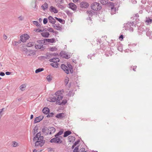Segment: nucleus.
<instances>
[{"label":"nucleus","instance_id":"55","mask_svg":"<svg viewBox=\"0 0 152 152\" xmlns=\"http://www.w3.org/2000/svg\"><path fill=\"white\" fill-rule=\"evenodd\" d=\"M80 142V140H78L77 141H76L75 142L74 144V145H77V144H78L79 143V142Z\"/></svg>","mask_w":152,"mask_h":152},{"label":"nucleus","instance_id":"63","mask_svg":"<svg viewBox=\"0 0 152 152\" xmlns=\"http://www.w3.org/2000/svg\"><path fill=\"white\" fill-rule=\"evenodd\" d=\"M21 40H19V41H18V42H15V45H16L17 44H19V43H21Z\"/></svg>","mask_w":152,"mask_h":152},{"label":"nucleus","instance_id":"44","mask_svg":"<svg viewBox=\"0 0 152 152\" xmlns=\"http://www.w3.org/2000/svg\"><path fill=\"white\" fill-rule=\"evenodd\" d=\"M74 94L73 91H70L68 94V96L69 97L73 96L74 95Z\"/></svg>","mask_w":152,"mask_h":152},{"label":"nucleus","instance_id":"3","mask_svg":"<svg viewBox=\"0 0 152 152\" xmlns=\"http://www.w3.org/2000/svg\"><path fill=\"white\" fill-rule=\"evenodd\" d=\"M68 67L64 64H62L61 65V68L63 69L64 72L67 74H69V70L71 74L73 72V67L71 64H68L67 65Z\"/></svg>","mask_w":152,"mask_h":152},{"label":"nucleus","instance_id":"12","mask_svg":"<svg viewBox=\"0 0 152 152\" xmlns=\"http://www.w3.org/2000/svg\"><path fill=\"white\" fill-rule=\"evenodd\" d=\"M49 11L52 13H57L58 11L57 9L53 6H51L49 8Z\"/></svg>","mask_w":152,"mask_h":152},{"label":"nucleus","instance_id":"43","mask_svg":"<svg viewBox=\"0 0 152 152\" xmlns=\"http://www.w3.org/2000/svg\"><path fill=\"white\" fill-rule=\"evenodd\" d=\"M47 79L48 82H50L52 80V77L50 75H48L47 77Z\"/></svg>","mask_w":152,"mask_h":152},{"label":"nucleus","instance_id":"25","mask_svg":"<svg viewBox=\"0 0 152 152\" xmlns=\"http://www.w3.org/2000/svg\"><path fill=\"white\" fill-rule=\"evenodd\" d=\"M71 132L69 130L65 131L64 133V137H66L71 134Z\"/></svg>","mask_w":152,"mask_h":152},{"label":"nucleus","instance_id":"47","mask_svg":"<svg viewBox=\"0 0 152 152\" xmlns=\"http://www.w3.org/2000/svg\"><path fill=\"white\" fill-rule=\"evenodd\" d=\"M136 45V44L134 43L129 44V48L130 49H131L132 47L135 46Z\"/></svg>","mask_w":152,"mask_h":152},{"label":"nucleus","instance_id":"23","mask_svg":"<svg viewBox=\"0 0 152 152\" xmlns=\"http://www.w3.org/2000/svg\"><path fill=\"white\" fill-rule=\"evenodd\" d=\"M48 7V4L46 3L45 2V3L41 6V7L42 9L44 10H47Z\"/></svg>","mask_w":152,"mask_h":152},{"label":"nucleus","instance_id":"49","mask_svg":"<svg viewBox=\"0 0 152 152\" xmlns=\"http://www.w3.org/2000/svg\"><path fill=\"white\" fill-rule=\"evenodd\" d=\"M48 115H47V117L48 118H49L50 117H53L54 115V113H48Z\"/></svg>","mask_w":152,"mask_h":152},{"label":"nucleus","instance_id":"2","mask_svg":"<svg viewBox=\"0 0 152 152\" xmlns=\"http://www.w3.org/2000/svg\"><path fill=\"white\" fill-rule=\"evenodd\" d=\"M55 95L56 96L48 98L47 99V101L51 102H56L57 101H58L59 99H62L63 96L60 91H57L55 93Z\"/></svg>","mask_w":152,"mask_h":152},{"label":"nucleus","instance_id":"22","mask_svg":"<svg viewBox=\"0 0 152 152\" xmlns=\"http://www.w3.org/2000/svg\"><path fill=\"white\" fill-rule=\"evenodd\" d=\"M45 39L43 40H38L37 42V43L41 45H46L45 41Z\"/></svg>","mask_w":152,"mask_h":152},{"label":"nucleus","instance_id":"51","mask_svg":"<svg viewBox=\"0 0 152 152\" xmlns=\"http://www.w3.org/2000/svg\"><path fill=\"white\" fill-rule=\"evenodd\" d=\"M58 7L61 10H63L64 8V7L63 5L61 4H59L58 5Z\"/></svg>","mask_w":152,"mask_h":152},{"label":"nucleus","instance_id":"52","mask_svg":"<svg viewBox=\"0 0 152 152\" xmlns=\"http://www.w3.org/2000/svg\"><path fill=\"white\" fill-rule=\"evenodd\" d=\"M26 87V85H25V84H23L20 86V89L21 90H22V91H23V89L24 88H25Z\"/></svg>","mask_w":152,"mask_h":152},{"label":"nucleus","instance_id":"27","mask_svg":"<svg viewBox=\"0 0 152 152\" xmlns=\"http://www.w3.org/2000/svg\"><path fill=\"white\" fill-rule=\"evenodd\" d=\"M68 138L69 140V142H70L74 141L75 139V137L72 136H69L68 137Z\"/></svg>","mask_w":152,"mask_h":152},{"label":"nucleus","instance_id":"5","mask_svg":"<svg viewBox=\"0 0 152 152\" xmlns=\"http://www.w3.org/2000/svg\"><path fill=\"white\" fill-rule=\"evenodd\" d=\"M134 23L133 22H128L127 23L124 24V27L125 28L126 30H128L129 31L133 32V29L132 27L134 26Z\"/></svg>","mask_w":152,"mask_h":152},{"label":"nucleus","instance_id":"4","mask_svg":"<svg viewBox=\"0 0 152 152\" xmlns=\"http://www.w3.org/2000/svg\"><path fill=\"white\" fill-rule=\"evenodd\" d=\"M91 8L94 11H97L101 9L102 6L99 3L95 2L92 4Z\"/></svg>","mask_w":152,"mask_h":152},{"label":"nucleus","instance_id":"31","mask_svg":"<svg viewBox=\"0 0 152 152\" xmlns=\"http://www.w3.org/2000/svg\"><path fill=\"white\" fill-rule=\"evenodd\" d=\"M55 18L59 22H60V23H62V24H64V23H65V21L64 20L61 19V18H58L56 17H55Z\"/></svg>","mask_w":152,"mask_h":152},{"label":"nucleus","instance_id":"39","mask_svg":"<svg viewBox=\"0 0 152 152\" xmlns=\"http://www.w3.org/2000/svg\"><path fill=\"white\" fill-rule=\"evenodd\" d=\"M55 2L57 4H63L64 2V0H55Z\"/></svg>","mask_w":152,"mask_h":152},{"label":"nucleus","instance_id":"48","mask_svg":"<svg viewBox=\"0 0 152 152\" xmlns=\"http://www.w3.org/2000/svg\"><path fill=\"white\" fill-rule=\"evenodd\" d=\"M47 30L50 32L55 33V31H54L52 28L48 27L47 29Z\"/></svg>","mask_w":152,"mask_h":152},{"label":"nucleus","instance_id":"20","mask_svg":"<svg viewBox=\"0 0 152 152\" xmlns=\"http://www.w3.org/2000/svg\"><path fill=\"white\" fill-rule=\"evenodd\" d=\"M45 41H46V45L47 44L48 42L53 43L55 42V39L54 38L51 39H45Z\"/></svg>","mask_w":152,"mask_h":152},{"label":"nucleus","instance_id":"8","mask_svg":"<svg viewBox=\"0 0 152 152\" xmlns=\"http://www.w3.org/2000/svg\"><path fill=\"white\" fill-rule=\"evenodd\" d=\"M60 55L61 56L67 59H69L70 57V55H68L64 51H62L60 52Z\"/></svg>","mask_w":152,"mask_h":152},{"label":"nucleus","instance_id":"29","mask_svg":"<svg viewBox=\"0 0 152 152\" xmlns=\"http://www.w3.org/2000/svg\"><path fill=\"white\" fill-rule=\"evenodd\" d=\"M152 33L151 31L148 30L146 32V35L147 36L150 37V39H152V36H151Z\"/></svg>","mask_w":152,"mask_h":152},{"label":"nucleus","instance_id":"45","mask_svg":"<svg viewBox=\"0 0 152 152\" xmlns=\"http://www.w3.org/2000/svg\"><path fill=\"white\" fill-rule=\"evenodd\" d=\"M69 81V78L68 77H66V78L64 80V83H65V85L66 86L67 85Z\"/></svg>","mask_w":152,"mask_h":152},{"label":"nucleus","instance_id":"42","mask_svg":"<svg viewBox=\"0 0 152 152\" xmlns=\"http://www.w3.org/2000/svg\"><path fill=\"white\" fill-rule=\"evenodd\" d=\"M52 56V54H48V53H47L46 54V56L45 57V58H46V59H49V58H50V57H51V56Z\"/></svg>","mask_w":152,"mask_h":152},{"label":"nucleus","instance_id":"9","mask_svg":"<svg viewBox=\"0 0 152 152\" xmlns=\"http://www.w3.org/2000/svg\"><path fill=\"white\" fill-rule=\"evenodd\" d=\"M69 8L73 11L76 10L77 8V6L74 3H70L68 4Z\"/></svg>","mask_w":152,"mask_h":152},{"label":"nucleus","instance_id":"58","mask_svg":"<svg viewBox=\"0 0 152 152\" xmlns=\"http://www.w3.org/2000/svg\"><path fill=\"white\" fill-rule=\"evenodd\" d=\"M3 38L4 39L6 40L7 38V37L5 34H4L3 36Z\"/></svg>","mask_w":152,"mask_h":152},{"label":"nucleus","instance_id":"59","mask_svg":"<svg viewBox=\"0 0 152 152\" xmlns=\"http://www.w3.org/2000/svg\"><path fill=\"white\" fill-rule=\"evenodd\" d=\"M36 31L38 32H42L43 31L42 29H37L36 30Z\"/></svg>","mask_w":152,"mask_h":152},{"label":"nucleus","instance_id":"19","mask_svg":"<svg viewBox=\"0 0 152 152\" xmlns=\"http://www.w3.org/2000/svg\"><path fill=\"white\" fill-rule=\"evenodd\" d=\"M35 48L36 49H41L42 50H43L45 49L43 46L41 45H35Z\"/></svg>","mask_w":152,"mask_h":152},{"label":"nucleus","instance_id":"6","mask_svg":"<svg viewBox=\"0 0 152 152\" xmlns=\"http://www.w3.org/2000/svg\"><path fill=\"white\" fill-rule=\"evenodd\" d=\"M60 137H55L50 140V142L51 143H55L57 144L61 143L62 140L59 138Z\"/></svg>","mask_w":152,"mask_h":152},{"label":"nucleus","instance_id":"21","mask_svg":"<svg viewBox=\"0 0 152 152\" xmlns=\"http://www.w3.org/2000/svg\"><path fill=\"white\" fill-rule=\"evenodd\" d=\"M65 115L64 113H59L56 115V117L58 118L62 119L64 117Z\"/></svg>","mask_w":152,"mask_h":152},{"label":"nucleus","instance_id":"34","mask_svg":"<svg viewBox=\"0 0 152 152\" xmlns=\"http://www.w3.org/2000/svg\"><path fill=\"white\" fill-rule=\"evenodd\" d=\"M108 0H100V2L103 5H104L107 4Z\"/></svg>","mask_w":152,"mask_h":152},{"label":"nucleus","instance_id":"60","mask_svg":"<svg viewBox=\"0 0 152 152\" xmlns=\"http://www.w3.org/2000/svg\"><path fill=\"white\" fill-rule=\"evenodd\" d=\"M119 38L120 39H121V40H122V39H123L124 38V36H123V35H121L119 37Z\"/></svg>","mask_w":152,"mask_h":152},{"label":"nucleus","instance_id":"15","mask_svg":"<svg viewBox=\"0 0 152 152\" xmlns=\"http://www.w3.org/2000/svg\"><path fill=\"white\" fill-rule=\"evenodd\" d=\"M59 58L56 57L51 58L49 60V61L50 62H54L56 63H57L59 62Z\"/></svg>","mask_w":152,"mask_h":152},{"label":"nucleus","instance_id":"11","mask_svg":"<svg viewBox=\"0 0 152 152\" xmlns=\"http://www.w3.org/2000/svg\"><path fill=\"white\" fill-rule=\"evenodd\" d=\"M61 99H59L58 101H57L56 102V104H58L59 105H64L67 103V101L66 99H64L62 100L61 102H60V100Z\"/></svg>","mask_w":152,"mask_h":152},{"label":"nucleus","instance_id":"50","mask_svg":"<svg viewBox=\"0 0 152 152\" xmlns=\"http://www.w3.org/2000/svg\"><path fill=\"white\" fill-rule=\"evenodd\" d=\"M18 144L16 142H12V145L13 147H16L18 145Z\"/></svg>","mask_w":152,"mask_h":152},{"label":"nucleus","instance_id":"40","mask_svg":"<svg viewBox=\"0 0 152 152\" xmlns=\"http://www.w3.org/2000/svg\"><path fill=\"white\" fill-rule=\"evenodd\" d=\"M34 42H30L27 43V46L28 47H31L34 45Z\"/></svg>","mask_w":152,"mask_h":152},{"label":"nucleus","instance_id":"46","mask_svg":"<svg viewBox=\"0 0 152 152\" xmlns=\"http://www.w3.org/2000/svg\"><path fill=\"white\" fill-rule=\"evenodd\" d=\"M49 49L51 51H56L57 50V48L55 47H51Z\"/></svg>","mask_w":152,"mask_h":152},{"label":"nucleus","instance_id":"41","mask_svg":"<svg viewBox=\"0 0 152 152\" xmlns=\"http://www.w3.org/2000/svg\"><path fill=\"white\" fill-rule=\"evenodd\" d=\"M33 23L37 27H40L41 25L38 22L36 21H34L33 22Z\"/></svg>","mask_w":152,"mask_h":152},{"label":"nucleus","instance_id":"56","mask_svg":"<svg viewBox=\"0 0 152 152\" xmlns=\"http://www.w3.org/2000/svg\"><path fill=\"white\" fill-rule=\"evenodd\" d=\"M95 54H90L89 55H88V58H90L91 59H92L91 58V57H92V56H94V55H95Z\"/></svg>","mask_w":152,"mask_h":152},{"label":"nucleus","instance_id":"28","mask_svg":"<svg viewBox=\"0 0 152 152\" xmlns=\"http://www.w3.org/2000/svg\"><path fill=\"white\" fill-rule=\"evenodd\" d=\"M111 14L113 15L115 13L116 11V8L114 7V6H113L112 7L111 9Z\"/></svg>","mask_w":152,"mask_h":152},{"label":"nucleus","instance_id":"1","mask_svg":"<svg viewBox=\"0 0 152 152\" xmlns=\"http://www.w3.org/2000/svg\"><path fill=\"white\" fill-rule=\"evenodd\" d=\"M40 132H39L34 137L33 141L35 142V146H42L45 143V140H44V137L41 136Z\"/></svg>","mask_w":152,"mask_h":152},{"label":"nucleus","instance_id":"26","mask_svg":"<svg viewBox=\"0 0 152 152\" xmlns=\"http://www.w3.org/2000/svg\"><path fill=\"white\" fill-rule=\"evenodd\" d=\"M42 132L45 135H47L48 134V129H47L46 128L44 127L42 129Z\"/></svg>","mask_w":152,"mask_h":152},{"label":"nucleus","instance_id":"17","mask_svg":"<svg viewBox=\"0 0 152 152\" xmlns=\"http://www.w3.org/2000/svg\"><path fill=\"white\" fill-rule=\"evenodd\" d=\"M59 24L58 23V25L56 24H54L53 25V26L56 29L58 30L61 31L62 29V28L61 27L59 26Z\"/></svg>","mask_w":152,"mask_h":152},{"label":"nucleus","instance_id":"57","mask_svg":"<svg viewBox=\"0 0 152 152\" xmlns=\"http://www.w3.org/2000/svg\"><path fill=\"white\" fill-rule=\"evenodd\" d=\"M5 75V73L2 72H0V75L3 76Z\"/></svg>","mask_w":152,"mask_h":152},{"label":"nucleus","instance_id":"13","mask_svg":"<svg viewBox=\"0 0 152 152\" xmlns=\"http://www.w3.org/2000/svg\"><path fill=\"white\" fill-rule=\"evenodd\" d=\"M48 129V134H51L53 133L56 131L55 129L53 127H49Z\"/></svg>","mask_w":152,"mask_h":152},{"label":"nucleus","instance_id":"33","mask_svg":"<svg viewBox=\"0 0 152 152\" xmlns=\"http://www.w3.org/2000/svg\"><path fill=\"white\" fill-rule=\"evenodd\" d=\"M145 22L148 23V24H150L152 23V19H151L148 17L146 18Z\"/></svg>","mask_w":152,"mask_h":152},{"label":"nucleus","instance_id":"16","mask_svg":"<svg viewBox=\"0 0 152 152\" xmlns=\"http://www.w3.org/2000/svg\"><path fill=\"white\" fill-rule=\"evenodd\" d=\"M48 18L49 22L53 25L56 22L55 20L51 16H49Z\"/></svg>","mask_w":152,"mask_h":152},{"label":"nucleus","instance_id":"32","mask_svg":"<svg viewBox=\"0 0 152 152\" xmlns=\"http://www.w3.org/2000/svg\"><path fill=\"white\" fill-rule=\"evenodd\" d=\"M50 65L53 67L57 68L58 67V65H59V64L58 63L52 62V63H50Z\"/></svg>","mask_w":152,"mask_h":152},{"label":"nucleus","instance_id":"37","mask_svg":"<svg viewBox=\"0 0 152 152\" xmlns=\"http://www.w3.org/2000/svg\"><path fill=\"white\" fill-rule=\"evenodd\" d=\"M63 132L62 131H60L58 133L56 134L54 136L55 137H58V136L61 135L63 133Z\"/></svg>","mask_w":152,"mask_h":152},{"label":"nucleus","instance_id":"36","mask_svg":"<svg viewBox=\"0 0 152 152\" xmlns=\"http://www.w3.org/2000/svg\"><path fill=\"white\" fill-rule=\"evenodd\" d=\"M94 12L92 11L91 10H88L87 11V13L88 14V15L89 16H92L93 15Z\"/></svg>","mask_w":152,"mask_h":152},{"label":"nucleus","instance_id":"35","mask_svg":"<svg viewBox=\"0 0 152 152\" xmlns=\"http://www.w3.org/2000/svg\"><path fill=\"white\" fill-rule=\"evenodd\" d=\"M38 129V127L36 126L33 129V134L34 135L35 134L38 132L37 130Z\"/></svg>","mask_w":152,"mask_h":152},{"label":"nucleus","instance_id":"18","mask_svg":"<svg viewBox=\"0 0 152 152\" xmlns=\"http://www.w3.org/2000/svg\"><path fill=\"white\" fill-rule=\"evenodd\" d=\"M42 112L45 114L47 115L50 112L49 108L47 107H45L42 110Z\"/></svg>","mask_w":152,"mask_h":152},{"label":"nucleus","instance_id":"54","mask_svg":"<svg viewBox=\"0 0 152 152\" xmlns=\"http://www.w3.org/2000/svg\"><path fill=\"white\" fill-rule=\"evenodd\" d=\"M48 20L47 18H44L43 19V22L44 24H46L48 23Z\"/></svg>","mask_w":152,"mask_h":152},{"label":"nucleus","instance_id":"62","mask_svg":"<svg viewBox=\"0 0 152 152\" xmlns=\"http://www.w3.org/2000/svg\"><path fill=\"white\" fill-rule=\"evenodd\" d=\"M136 68H137L136 66H133V71H136L135 69H136Z\"/></svg>","mask_w":152,"mask_h":152},{"label":"nucleus","instance_id":"10","mask_svg":"<svg viewBox=\"0 0 152 152\" xmlns=\"http://www.w3.org/2000/svg\"><path fill=\"white\" fill-rule=\"evenodd\" d=\"M44 118V116L42 115H40L38 117H37L35 118L34 123H36L38 122H40V121L42 120Z\"/></svg>","mask_w":152,"mask_h":152},{"label":"nucleus","instance_id":"14","mask_svg":"<svg viewBox=\"0 0 152 152\" xmlns=\"http://www.w3.org/2000/svg\"><path fill=\"white\" fill-rule=\"evenodd\" d=\"M80 7L82 8H87L89 6L88 4L86 2H82L80 3Z\"/></svg>","mask_w":152,"mask_h":152},{"label":"nucleus","instance_id":"38","mask_svg":"<svg viewBox=\"0 0 152 152\" xmlns=\"http://www.w3.org/2000/svg\"><path fill=\"white\" fill-rule=\"evenodd\" d=\"M44 69L43 68H39L38 69H37L35 71V72L36 73H38L39 72H40L43 70H44Z\"/></svg>","mask_w":152,"mask_h":152},{"label":"nucleus","instance_id":"7","mask_svg":"<svg viewBox=\"0 0 152 152\" xmlns=\"http://www.w3.org/2000/svg\"><path fill=\"white\" fill-rule=\"evenodd\" d=\"M29 38V36L27 34L22 35L20 37V39L23 42H25Z\"/></svg>","mask_w":152,"mask_h":152},{"label":"nucleus","instance_id":"61","mask_svg":"<svg viewBox=\"0 0 152 152\" xmlns=\"http://www.w3.org/2000/svg\"><path fill=\"white\" fill-rule=\"evenodd\" d=\"M11 72H5V74L7 75H9L11 74Z\"/></svg>","mask_w":152,"mask_h":152},{"label":"nucleus","instance_id":"64","mask_svg":"<svg viewBox=\"0 0 152 152\" xmlns=\"http://www.w3.org/2000/svg\"><path fill=\"white\" fill-rule=\"evenodd\" d=\"M80 150H81L82 152L83 151H85V149L84 148H82L80 149Z\"/></svg>","mask_w":152,"mask_h":152},{"label":"nucleus","instance_id":"30","mask_svg":"<svg viewBox=\"0 0 152 152\" xmlns=\"http://www.w3.org/2000/svg\"><path fill=\"white\" fill-rule=\"evenodd\" d=\"M122 45L119 43L118 46V50L121 51L123 50Z\"/></svg>","mask_w":152,"mask_h":152},{"label":"nucleus","instance_id":"24","mask_svg":"<svg viewBox=\"0 0 152 152\" xmlns=\"http://www.w3.org/2000/svg\"><path fill=\"white\" fill-rule=\"evenodd\" d=\"M42 36L45 38H47L50 35L49 33L48 32H43L41 34Z\"/></svg>","mask_w":152,"mask_h":152},{"label":"nucleus","instance_id":"53","mask_svg":"<svg viewBox=\"0 0 152 152\" xmlns=\"http://www.w3.org/2000/svg\"><path fill=\"white\" fill-rule=\"evenodd\" d=\"M79 147L78 146H77L74 149L73 152H79Z\"/></svg>","mask_w":152,"mask_h":152}]
</instances>
